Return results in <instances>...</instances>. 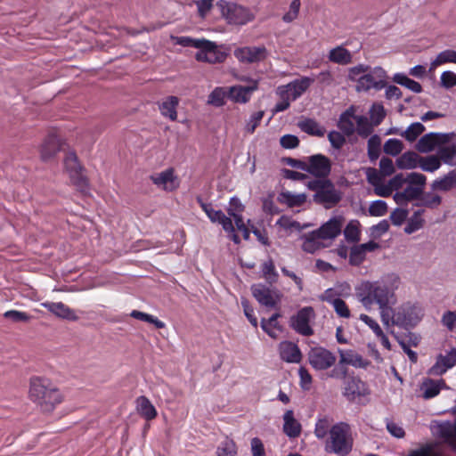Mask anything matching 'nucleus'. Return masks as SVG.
<instances>
[{
	"mask_svg": "<svg viewBox=\"0 0 456 456\" xmlns=\"http://www.w3.org/2000/svg\"><path fill=\"white\" fill-rule=\"evenodd\" d=\"M399 282L398 277L390 275L381 281H363L358 288L357 297L366 309L373 303L379 306L395 304V289Z\"/></svg>",
	"mask_w": 456,
	"mask_h": 456,
	"instance_id": "obj_1",
	"label": "nucleus"
},
{
	"mask_svg": "<svg viewBox=\"0 0 456 456\" xmlns=\"http://www.w3.org/2000/svg\"><path fill=\"white\" fill-rule=\"evenodd\" d=\"M28 397L45 414L52 413L63 396L57 387L48 379L33 377L29 380Z\"/></svg>",
	"mask_w": 456,
	"mask_h": 456,
	"instance_id": "obj_2",
	"label": "nucleus"
},
{
	"mask_svg": "<svg viewBox=\"0 0 456 456\" xmlns=\"http://www.w3.org/2000/svg\"><path fill=\"white\" fill-rule=\"evenodd\" d=\"M306 186L315 191L314 202L323 205L325 208L336 206L342 199V193L330 179H314L309 181Z\"/></svg>",
	"mask_w": 456,
	"mask_h": 456,
	"instance_id": "obj_3",
	"label": "nucleus"
},
{
	"mask_svg": "<svg viewBox=\"0 0 456 456\" xmlns=\"http://www.w3.org/2000/svg\"><path fill=\"white\" fill-rule=\"evenodd\" d=\"M352 446L349 425L340 422L330 428V440L326 445L327 452L344 456L351 452Z\"/></svg>",
	"mask_w": 456,
	"mask_h": 456,
	"instance_id": "obj_4",
	"label": "nucleus"
},
{
	"mask_svg": "<svg viewBox=\"0 0 456 456\" xmlns=\"http://www.w3.org/2000/svg\"><path fill=\"white\" fill-rule=\"evenodd\" d=\"M216 6L222 17L231 25L243 26L256 19V13L251 9L235 3L220 0Z\"/></svg>",
	"mask_w": 456,
	"mask_h": 456,
	"instance_id": "obj_5",
	"label": "nucleus"
},
{
	"mask_svg": "<svg viewBox=\"0 0 456 456\" xmlns=\"http://www.w3.org/2000/svg\"><path fill=\"white\" fill-rule=\"evenodd\" d=\"M387 86V74L381 67H376L368 70L355 86L357 92H367L370 89L381 90Z\"/></svg>",
	"mask_w": 456,
	"mask_h": 456,
	"instance_id": "obj_6",
	"label": "nucleus"
},
{
	"mask_svg": "<svg viewBox=\"0 0 456 456\" xmlns=\"http://www.w3.org/2000/svg\"><path fill=\"white\" fill-rule=\"evenodd\" d=\"M314 317L315 314L313 307H303L295 315L290 317V327L302 336H312L314 330L309 325V322Z\"/></svg>",
	"mask_w": 456,
	"mask_h": 456,
	"instance_id": "obj_7",
	"label": "nucleus"
},
{
	"mask_svg": "<svg viewBox=\"0 0 456 456\" xmlns=\"http://www.w3.org/2000/svg\"><path fill=\"white\" fill-rule=\"evenodd\" d=\"M227 54L222 52L215 42L204 39L201 46L195 54L198 61L210 64L222 63L225 61Z\"/></svg>",
	"mask_w": 456,
	"mask_h": 456,
	"instance_id": "obj_8",
	"label": "nucleus"
},
{
	"mask_svg": "<svg viewBox=\"0 0 456 456\" xmlns=\"http://www.w3.org/2000/svg\"><path fill=\"white\" fill-rule=\"evenodd\" d=\"M423 314L420 307L406 303L397 309V317L394 324L400 327L415 326L421 319Z\"/></svg>",
	"mask_w": 456,
	"mask_h": 456,
	"instance_id": "obj_9",
	"label": "nucleus"
},
{
	"mask_svg": "<svg viewBox=\"0 0 456 456\" xmlns=\"http://www.w3.org/2000/svg\"><path fill=\"white\" fill-rule=\"evenodd\" d=\"M308 362L317 370H324L334 365L336 356L328 349L321 346L313 347L308 352Z\"/></svg>",
	"mask_w": 456,
	"mask_h": 456,
	"instance_id": "obj_10",
	"label": "nucleus"
},
{
	"mask_svg": "<svg viewBox=\"0 0 456 456\" xmlns=\"http://www.w3.org/2000/svg\"><path fill=\"white\" fill-rule=\"evenodd\" d=\"M453 133L439 134L429 133L423 135L416 144V150L422 153H428L434 151L436 147L446 144L454 137Z\"/></svg>",
	"mask_w": 456,
	"mask_h": 456,
	"instance_id": "obj_11",
	"label": "nucleus"
},
{
	"mask_svg": "<svg viewBox=\"0 0 456 456\" xmlns=\"http://www.w3.org/2000/svg\"><path fill=\"white\" fill-rule=\"evenodd\" d=\"M233 54L240 62L251 64L265 61L268 56V51L264 45L243 46L236 48Z\"/></svg>",
	"mask_w": 456,
	"mask_h": 456,
	"instance_id": "obj_12",
	"label": "nucleus"
},
{
	"mask_svg": "<svg viewBox=\"0 0 456 456\" xmlns=\"http://www.w3.org/2000/svg\"><path fill=\"white\" fill-rule=\"evenodd\" d=\"M330 171L331 163L326 156L315 154L308 158L306 172L313 175L315 179H328Z\"/></svg>",
	"mask_w": 456,
	"mask_h": 456,
	"instance_id": "obj_13",
	"label": "nucleus"
},
{
	"mask_svg": "<svg viewBox=\"0 0 456 456\" xmlns=\"http://www.w3.org/2000/svg\"><path fill=\"white\" fill-rule=\"evenodd\" d=\"M63 140L55 130L50 131L40 147V157L45 162L52 160L62 149Z\"/></svg>",
	"mask_w": 456,
	"mask_h": 456,
	"instance_id": "obj_14",
	"label": "nucleus"
},
{
	"mask_svg": "<svg viewBox=\"0 0 456 456\" xmlns=\"http://www.w3.org/2000/svg\"><path fill=\"white\" fill-rule=\"evenodd\" d=\"M313 82L314 79L305 77L278 87V94L281 97H287L294 101L305 92Z\"/></svg>",
	"mask_w": 456,
	"mask_h": 456,
	"instance_id": "obj_15",
	"label": "nucleus"
},
{
	"mask_svg": "<svg viewBox=\"0 0 456 456\" xmlns=\"http://www.w3.org/2000/svg\"><path fill=\"white\" fill-rule=\"evenodd\" d=\"M344 222L343 216H334L314 230V234L320 236L322 240H334L341 233Z\"/></svg>",
	"mask_w": 456,
	"mask_h": 456,
	"instance_id": "obj_16",
	"label": "nucleus"
},
{
	"mask_svg": "<svg viewBox=\"0 0 456 456\" xmlns=\"http://www.w3.org/2000/svg\"><path fill=\"white\" fill-rule=\"evenodd\" d=\"M369 394L368 387L364 382L358 378L349 377L344 384L343 395L349 401H355Z\"/></svg>",
	"mask_w": 456,
	"mask_h": 456,
	"instance_id": "obj_17",
	"label": "nucleus"
},
{
	"mask_svg": "<svg viewBox=\"0 0 456 456\" xmlns=\"http://www.w3.org/2000/svg\"><path fill=\"white\" fill-rule=\"evenodd\" d=\"M365 175L367 181L370 184L374 187V192L376 195L380 197H388L392 194L393 191L389 186L388 183L384 184V179L382 175H379L378 169L374 167H366Z\"/></svg>",
	"mask_w": 456,
	"mask_h": 456,
	"instance_id": "obj_18",
	"label": "nucleus"
},
{
	"mask_svg": "<svg viewBox=\"0 0 456 456\" xmlns=\"http://www.w3.org/2000/svg\"><path fill=\"white\" fill-rule=\"evenodd\" d=\"M152 183L165 191H172L178 187L176 177L172 168L167 169L159 174L151 175Z\"/></svg>",
	"mask_w": 456,
	"mask_h": 456,
	"instance_id": "obj_19",
	"label": "nucleus"
},
{
	"mask_svg": "<svg viewBox=\"0 0 456 456\" xmlns=\"http://www.w3.org/2000/svg\"><path fill=\"white\" fill-rule=\"evenodd\" d=\"M41 306L46 308L58 318L69 321H77L78 319L75 311L63 303L45 302L41 304Z\"/></svg>",
	"mask_w": 456,
	"mask_h": 456,
	"instance_id": "obj_20",
	"label": "nucleus"
},
{
	"mask_svg": "<svg viewBox=\"0 0 456 456\" xmlns=\"http://www.w3.org/2000/svg\"><path fill=\"white\" fill-rule=\"evenodd\" d=\"M283 432L289 438H297L300 436L302 426L294 417L292 410H288L283 415Z\"/></svg>",
	"mask_w": 456,
	"mask_h": 456,
	"instance_id": "obj_21",
	"label": "nucleus"
},
{
	"mask_svg": "<svg viewBox=\"0 0 456 456\" xmlns=\"http://www.w3.org/2000/svg\"><path fill=\"white\" fill-rule=\"evenodd\" d=\"M456 364V349L451 350L446 355H439L430 371L434 375H442L447 369Z\"/></svg>",
	"mask_w": 456,
	"mask_h": 456,
	"instance_id": "obj_22",
	"label": "nucleus"
},
{
	"mask_svg": "<svg viewBox=\"0 0 456 456\" xmlns=\"http://www.w3.org/2000/svg\"><path fill=\"white\" fill-rule=\"evenodd\" d=\"M257 82L253 81L252 85L248 86H235L229 89L228 96L236 102H247L249 99V94L256 90Z\"/></svg>",
	"mask_w": 456,
	"mask_h": 456,
	"instance_id": "obj_23",
	"label": "nucleus"
},
{
	"mask_svg": "<svg viewBox=\"0 0 456 456\" xmlns=\"http://www.w3.org/2000/svg\"><path fill=\"white\" fill-rule=\"evenodd\" d=\"M281 358L287 362H299L302 358L298 346L289 341H285L280 345Z\"/></svg>",
	"mask_w": 456,
	"mask_h": 456,
	"instance_id": "obj_24",
	"label": "nucleus"
},
{
	"mask_svg": "<svg viewBox=\"0 0 456 456\" xmlns=\"http://www.w3.org/2000/svg\"><path fill=\"white\" fill-rule=\"evenodd\" d=\"M422 193V187H415L409 184L403 191L395 192L393 198L398 205H405L409 201L419 199Z\"/></svg>",
	"mask_w": 456,
	"mask_h": 456,
	"instance_id": "obj_25",
	"label": "nucleus"
},
{
	"mask_svg": "<svg viewBox=\"0 0 456 456\" xmlns=\"http://www.w3.org/2000/svg\"><path fill=\"white\" fill-rule=\"evenodd\" d=\"M135 403L137 412L146 420H152L157 417L155 407L146 396H139Z\"/></svg>",
	"mask_w": 456,
	"mask_h": 456,
	"instance_id": "obj_26",
	"label": "nucleus"
},
{
	"mask_svg": "<svg viewBox=\"0 0 456 456\" xmlns=\"http://www.w3.org/2000/svg\"><path fill=\"white\" fill-rule=\"evenodd\" d=\"M252 293L255 298L263 305L267 307H274L276 300L272 296L269 289L263 285H254L252 287Z\"/></svg>",
	"mask_w": 456,
	"mask_h": 456,
	"instance_id": "obj_27",
	"label": "nucleus"
},
{
	"mask_svg": "<svg viewBox=\"0 0 456 456\" xmlns=\"http://www.w3.org/2000/svg\"><path fill=\"white\" fill-rule=\"evenodd\" d=\"M456 187V171H451L440 179L435 180L431 188L433 191H449Z\"/></svg>",
	"mask_w": 456,
	"mask_h": 456,
	"instance_id": "obj_28",
	"label": "nucleus"
},
{
	"mask_svg": "<svg viewBox=\"0 0 456 456\" xmlns=\"http://www.w3.org/2000/svg\"><path fill=\"white\" fill-rule=\"evenodd\" d=\"M328 57L331 62L340 65H346L351 63L353 58L352 53L341 45L331 49Z\"/></svg>",
	"mask_w": 456,
	"mask_h": 456,
	"instance_id": "obj_29",
	"label": "nucleus"
},
{
	"mask_svg": "<svg viewBox=\"0 0 456 456\" xmlns=\"http://www.w3.org/2000/svg\"><path fill=\"white\" fill-rule=\"evenodd\" d=\"M420 156L414 151H406L396 159V166L401 169H413L419 167Z\"/></svg>",
	"mask_w": 456,
	"mask_h": 456,
	"instance_id": "obj_30",
	"label": "nucleus"
},
{
	"mask_svg": "<svg viewBox=\"0 0 456 456\" xmlns=\"http://www.w3.org/2000/svg\"><path fill=\"white\" fill-rule=\"evenodd\" d=\"M179 104V99L176 96H168L159 106L160 112L163 116L169 118L175 121L177 118L176 107Z\"/></svg>",
	"mask_w": 456,
	"mask_h": 456,
	"instance_id": "obj_31",
	"label": "nucleus"
},
{
	"mask_svg": "<svg viewBox=\"0 0 456 456\" xmlns=\"http://www.w3.org/2000/svg\"><path fill=\"white\" fill-rule=\"evenodd\" d=\"M278 200L289 208L299 207L306 201V194H293L289 191H282L279 194Z\"/></svg>",
	"mask_w": 456,
	"mask_h": 456,
	"instance_id": "obj_32",
	"label": "nucleus"
},
{
	"mask_svg": "<svg viewBox=\"0 0 456 456\" xmlns=\"http://www.w3.org/2000/svg\"><path fill=\"white\" fill-rule=\"evenodd\" d=\"M321 237L314 234V231L305 235V240L302 244V249L305 252L314 254L317 250L323 248L326 245L321 241Z\"/></svg>",
	"mask_w": 456,
	"mask_h": 456,
	"instance_id": "obj_33",
	"label": "nucleus"
},
{
	"mask_svg": "<svg viewBox=\"0 0 456 456\" xmlns=\"http://www.w3.org/2000/svg\"><path fill=\"white\" fill-rule=\"evenodd\" d=\"M339 362L345 365L359 367L362 365V357L353 350L338 349Z\"/></svg>",
	"mask_w": 456,
	"mask_h": 456,
	"instance_id": "obj_34",
	"label": "nucleus"
},
{
	"mask_svg": "<svg viewBox=\"0 0 456 456\" xmlns=\"http://www.w3.org/2000/svg\"><path fill=\"white\" fill-rule=\"evenodd\" d=\"M298 126L305 133L316 135V136H323L325 134L324 127L321 126L316 121L307 118L298 123Z\"/></svg>",
	"mask_w": 456,
	"mask_h": 456,
	"instance_id": "obj_35",
	"label": "nucleus"
},
{
	"mask_svg": "<svg viewBox=\"0 0 456 456\" xmlns=\"http://www.w3.org/2000/svg\"><path fill=\"white\" fill-rule=\"evenodd\" d=\"M446 62L456 63V51L445 50L440 53L436 58L431 62L429 71H434L439 65Z\"/></svg>",
	"mask_w": 456,
	"mask_h": 456,
	"instance_id": "obj_36",
	"label": "nucleus"
},
{
	"mask_svg": "<svg viewBox=\"0 0 456 456\" xmlns=\"http://www.w3.org/2000/svg\"><path fill=\"white\" fill-rule=\"evenodd\" d=\"M354 120L357 125L355 131L361 137L366 138L372 134L374 125L373 123H370L366 117L355 116Z\"/></svg>",
	"mask_w": 456,
	"mask_h": 456,
	"instance_id": "obj_37",
	"label": "nucleus"
},
{
	"mask_svg": "<svg viewBox=\"0 0 456 456\" xmlns=\"http://www.w3.org/2000/svg\"><path fill=\"white\" fill-rule=\"evenodd\" d=\"M367 150L370 161H375L379 159L381 151V138L379 135L373 134L369 138Z\"/></svg>",
	"mask_w": 456,
	"mask_h": 456,
	"instance_id": "obj_38",
	"label": "nucleus"
},
{
	"mask_svg": "<svg viewBox=\"0 0 456 456\" xmlns=\"http://www.w3.org/2000/svg\"><path fill=\"white\" fill-rule=\"evenodd\" d=\"M456 156V143L448 142L438 148V158L446 164H452L453 158Z\"/></svg>",
	"mask_w": 456,
	"mask_h": 456,
	"instance_id": "obj_39",
	"label": "nucleus"
},
{
	"mask_svg": "<svg viewBox=\"0 0 456 456\" xmlns=\"http://www.w3.org/2000/svg\"><path fill=\"white\" fill-rule=\"evenodd\" d=\"M355 116H353L348 110L344 112L339 118L338 127L346 134L351 135L355 131L354 123L352 118L354 119Z\"/></svg>",
	"mask_w": 456,
	"mask_h": 456,
	"instance_id": "obj_40",
	"label": "nucleus"
},
{
	"mask_svg": "<svg viewBox=\"0 0 456 456\" xmlns=\"http://www.w3.org/2000/svg\"><path fill=\"white\" fill-rule=\"evenodd\" d=\"M393 304H386V305L379 306L380 311V318L381 322L386 327H389L390 325H395L394 322L395 318L397 317V311L395 312L392 308Z\"/></svg>",
	"mask_w": 456,
	"mask_h": 456,
	"instance_id": "obj_41",
	"label": "nucleus"
},
{
	"mask_svg": "<svg viewBox=\"0 0 456 456\" xmlns=\"http://www.w3.org/2000/svg\"><path fill=\"white\" fill-rule=\"evenodd\" d=\"M442 202V198L431 192L422 193V196L419 197V202L416 204L419 207H426L428 208H436L440 206Z\"/></svg>",
	"mask_w": 456,
	"mask_h": 456,
	"instance_id": "obj_42",
	"label": "nucleus"
},
{
	"mask_svg": "<svg viewBox=\"0 0 456 456\" xmlns=\"http://www.w3.org/2000/svg\"><path fill=\"white\" fill-rule=\"evenodd\" d=\"M425 131V126L419 123L415 122L408 126L406 130L402 132V137L405 138L410 142H414L423 132Z\"/></svg>",
	"mask_w": 456,
	"mask_h": 456,
	"instance_id": "obj_43",
	"label": "nucleus"
},
{
	"mask_svg": "<svg viewBox=\"0 0 456 456\" xmlns=\"http://www.w3.org/2000/svg\"><path fill=\"white\" fill-rule=\"evenodd\" d=\"M441 166V160L438 156L430 155L428 157H420L419 167L427 172L437 170Z\"/></svg>",
	"mask_w": 456,
	"mask_h": 456,
	"instance_id": "obj_44",
	"label": "nucleus"
},
{
	"mask_svg": "<svg viewBox=\"0 0 456 456\" xmlns=\"http://www.w3.org/2000/svg\"><path fill=\"white\" fill-rule=\"evenodd\" d=\"M394 81L414 93H420L422 91V86L419 83L409 78L405 75L396 74L394 77Z\"/></svg>",
	"mask_w": 456,
	"mask_h": 456,
	"instance_id": "obj_45",
	"label": "nucleus"
},
{
	"mask_svg": "<svg viewBox=\"0 0 456 456\" xmlns=\"http://www.w3.org/2000/svg\"><path fill=\"white\" fill-rule=\"evenodd\" d=\"M344 235L347 241L357 242L360 240L359 222L353 220L344 229Z\"/></svg>",
	"mask_w": 456,
	"mask_h": 456,
	"instance_id": "obj_46",
	"label": "nucleus"
},
{
	"mask_svg": "<svg viewBox=\"0 0 456 456\" xmlns=\"http://www.w3.org/2000/svg\"><path fill=\"white\" fill-rule=\"evenodd\" d=\"M130 316L134 319L151 323L157 329L165 328V323L163 322H161V321L158 320L157 318H155L154 316L145 314L143 312L134 310L131 312Z\"/></svg>",
	"mask_w": 456,
	"mask_h": 456,
	"instance_id": "obj_47",
	"label": "nucleus"
},
{
	"mask_svg": "<svg viewBox=\"0 0 456 456\" xmlns=\"http://www.w3.org/2000/svg\"><path fill=\"white\" fill-rule=\"evenodd\" d=\"M37 444V438L29 435H20L17 436L15 444L20 451L32 450Z\"/></svg>",
	"mask_w": 456,
	"mask_h": 456,
	"instance_id": "obj_48",
	"label": "nucleus"
},
{
	"mask_svg": "<svg viewBox=\"0 0 456 456\" xmlns=\"http://www.w3.org/2000/svg\"><path fill=\"white\" fill-rule=\"evenodd\" d=\"M262 272L265 279L269 284L275 283L278 280V273L275 271L274 264L272 259L263 264Z\"/></svg>",
	"mask_w": 456,
	"mask_h": 456,
	"instance_id": "obj_49",
	"label": "nucleus"
},
{
	"mask_svg": "<svg viewBox=\"0 0 456 456\" xmlns=\"http://www.w3.org/2000/svg\"><path fill=\"white\" fill-rule=\"evenodd\" d=\"M69 178L72 183L81 192H86L88 190V180L86 176H85L82 171L71 173L69 175Z\"/></svg>",
	"mask_w": 456,
	"mask_h": 456,
	"instance_id": "obj_50",
	"label": "nucleus"
},
{
	"mask_svg": "<svg viewBox=\"0 0 456 456\" xmlns=\"http://www.w3.org/2000/svg\"><path fill=\"white\" fill-rule=\"evenodd\" d=\"M368 70H370V66L358 64L348 69L347 78L348 80L356 82V84H358L362 75H364V73H366Z\"/></svg>",
	"mask_w": 456,
	"mask_h": 456,
	"instance_id": "obj_51",
	"label": "nucleus"
},
{
	"mask_svg": "<svg viewBox=\"0 0 456 456\" xmlns=\"http://www.w3.org/2000/svg\"><path fill=\"white\" fill-rule=\"evenodd\" d=\"M64 166L69 175H71V173L83 171V167L79 164L77 155L73 152H70L66 156L64 159Z\"/></svg>",
	"mask_w": 456,
	"mask_h": 456,
	"instance_id": "obj_52",
	"label": "nucleus"
},
{
	"mask_svg": "<svg viewBox=\"0 0 456 456\" xmlns=\"http://www.w3.org/2000/svg\"><path fill=\"white\" fill-rule=\"evenodd\" d=\"M403 149V143L398 140V139H389L387 140L383 147V150L385 153L391 155V156H396Z\"/></svg>",
	"mask_w": 456,
	"mask_h": 456,
	"instance_id": "obj_53",
	"label": "nucleus"
},
{
	"mask_svg": "<svg viewBox=\"0 0 456 456\" xmlns=\"http://www.w3.org/2000/svg\"><path fill=\"white\" fill-rule=\"evenodd\" d=\"M171 39L175 44L184 46V47H194L200 49L204 38L194 39L189 37H171Z\"/></svg>",
	"mask_w": 456,
	"mask_h": 456,
	"instance_id": "obj_54",
	"label": "nucleus"
},
{
	"mask_svg": "<svg viewBox=\"0 0 456 456\" xmlns=\"http://www.w3.org/2000/svg\"><path fill=\"white\" fill-rule=\"evenodd\" d=\"M371 122L374 126H379L386 117V111L383 105L375 103L370 110Z\"/></svg>",
	"mask_w": 456,
	"mask_h": 456,
	"instance_id": "obj_55",
	"label": "nucleus"
},
{
	"mask_svg": "<svg viewBox=\"0 0 456 456\" xmlns=\"http://www.w3.org/2000/svg\"><path fill=\"white\" fill-rule=\"evenodd\" d=\"M226 95V92L221 88H216L208 96V103L220 107L224 104V97Z\"/></svg>",
	"mask_w": 456,
	"mask_h": 456,
	"instance_id": "obj_56",
	"label": "nucleus"
},
{
	"mask_svg": "<svg viewBox=\"0 0 456 456\" xmlns=\"http://www.w3.org/2000/svg\"><path fill=\"white\" fill-rule=\"evenodd\" d=\"M423 396L426 399L432 398L438 395L440 391V386L438 383L429 379L423 383L422 385Z\"/></svg>",
	"mask_w": 456,
	"mask_h": 456,
	"instance_id": "obj_57",
	"label": "nucleus"
},
{
	"mask_svg": "<svg viewBox=\"0 0 456 456\" xmlns=\"http://www.w3.org/2000/svg\"><path fill=\"white\" fill-rule=\"evenodd\" d=\"M379 175H382V179L386 176H389L395 172V167L393 160L389 158L383 157L379 161Z\"/></svg>",
	"mask_w": 456,
	"mask_h": 456,
	"instance_id": "obj_58",
	"label": "nucleus"
},
{
	"mask_svg": "<svg viewBox=\"0 0 456 456\" xmlns=\"http://www.w3.org/2000/svg\"><path fill=\"white\" fill-rule=\"evenodd\" d=\"M300 5V0H293L289 5V11L283 15L282 20L286 23L295 20L298 16Z\"/></svg>",
	"mask_w": 456,
	"mask_h": 456,
	"instance_id": "obj_59",
	"label": "nucleus"
},
{
	"mask_svg": "<svg viewBox=\"0 0 456 456\" xmlns=\"http://www.w3.org/2000/svg\"><path fill=\"white\" fill-rule=\"evenodd\" d=\"M331 420H330L327 417L323 419H320L314 429V434L318 438H324L328 433V430L330 429Z\"/></svg>",
	"mask_w": 456,
	"mask_h": 456,
	"instance_id": "obj_60",
	"label": "nucleus"
},
{
	"mask_svg": "<svg viewBox=\"0 0 456 456\" xmlns=\"http://www.w3.org/2000/svg\"><path fill=\"white\" fill-rule=\"evenodd\" d=\"M387 212V203L383 200L373 201L369 208V213L372 216H382Z\"/></svg>",
	"mask_w": 456,
	"mask_h": 456,
	"instance_id": "obj_61",
	"label": "nucleus"
},
{
	"mask_svg": "<svg viewBox=\"0 0 456 456\" xmlns=\"http://www.w3.org/2000/svg\"><path fill=\"white\" fill-rule=\"evenodd\" d=\"M365 259V253L360 246H354L351 248L349 263L352 265H360Z\"/></svg>",
	"mask_w": 456,
	"mask_h": 456,
	"instance_id": "obj_62",
	"label": "nucleus"
},
{
	"mask_svg": "<svg viewBox=\"0 0 456 456\" xmlns=\"http://www.w3.org/2000/svg\"><path fill=\"white\" fill-rule=\"evenodd\" d=\"M236 453V445L233 441L226 440L222 446L217 449V456H234Z\"/></svg>",
	"mask_w": 456,
	"mask_h": 456,
	"instance_id": "obj_63",
	"label": "nucleus"
},
{
	"mask_svg": "<svg viewBox=\"0 0 456 456\" xmlns=\"http://www.w3.org/2000/svg\"><path fill=\"white\" fill-rule=\"evenodd\" d=\"M423 224L424 220L421 217H418V216H411L404 227V232L407 234H411L420 229L423 226Z\"/></svg>",
	"mask_w": 456,
	"mask_h": 456,
	"instance_id": "obj_64",
	"label": "nucleus"
}]
</instances>
